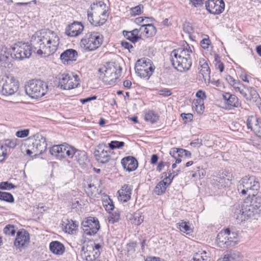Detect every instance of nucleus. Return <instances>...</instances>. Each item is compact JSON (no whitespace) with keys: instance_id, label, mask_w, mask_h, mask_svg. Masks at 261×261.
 Masks as SVG:
<instances>
[{"instance_id":"obj_25","label":"nucleus","mask_w":261,"mask_h":261,"mask_svg":"<svg viewBox=\"0 0 261 261\" xmlns=\"http://www.w3.org/2000/svg\"><path fill=\"white\" fill-rule=\"evenodd\" d=\"M62 226L64 231L68 233H73L77 226L75 222L68 219L62 220Z\"/></svg>"},{"instance_id":"obj_54","label":"nucleus","mask_w":261,"mask_h":261,"mask_svg":"<svg viewBox=\"0 0 261 261\" xmlns=\"http://www.w3.org/2000/svg\"><path fill=\"white\" fill-rule=\"evenodd\" d=\"M204 108V103L201 100L199 101L198 105H195L196 111L199 114H201L203 113Z\"/></svg>"},{"instance_id":"obj_19","label":"nucleus","mask_w":261,"mask_h":261,"mask_svg":"<svg viewBox=\"0 0 261 261\" xmlns=\"http://www.w3.org/2000/svg\"><path fill=\"white\" fill-rule=\"evenodd\" d=\"M84 28L81 22L74 21L66 27L65 34L69 37H76L82 33Z\"/></svg>"},{"instance_id":"obj_53","label":"nucleus","mask_w":261,"mask_h":261,"mask_svg":"<svg viewBox=\"0 0 261 261\" xmlns=\"http://www.w3.org/2000/svg\"><path fill=\"white\" fill-rule=\"evenodd\" d=\"M172 93L171 90L168 89H161L158 91V94L164 97L170 96Z\"/></svg>"},{"instance_id":"obj_58","label":"nucleus","mask_w":261,"mask_h":261,"mask_svg":"<svg viewBox=\"0 0 261 261\" xmlns=\"http://www.w3.org/2000/svg\"><path fill=\"white\" fill-rule=\"evenodd\" d=\"M87 16L88 20L92 25H96V24H98L96 20H94V16L92 12L88 11L87 12Z\"/></svg>"},{"instance_id":"obj_63","label":"nucleus","mask_w":261,"mask_h":261,"mask_svg":"<svg viewBox=\"0 0 261 261\" xmlns=\"http://www.w3.org/2000/svg\"><path fill=\"white\" fill-rule=\"evenodd\" d=\"M181 117L184 120H187L188 121H191L193 119V116L191 113H182L181 114Z\"/></svg>"},{"instance_id":"obj_4","label":"nucleus","mask_w":261,"mask_h":261,"mask_svg":"<svg viewBox=\"0 0 261 261\" xmlns=\"http://www.w3.org/2000/svg\"><path fill=\"white\" fill-rule=\"evenodd\" d=\"M103 37L98 33L89 32L81 40V46L85 50L94 51L101 45Z\"/></svg>"},{"instance_id":"obj_59","label":"nucleus","mask_w":261,"mask_h":261,"mask_svg":"<svg viewBox=\"0 0 261 261\" xmlns=\"http://www.w3.org/2000/svg\"><path fill=\"white\" fill-rule=\"evenodd\" d=\"M140 31L141 32V28H140L139 29H134L133 30L130 31L134 37L135 41H137L140 38V37H139L138 35Z\"/></svg>"},{"instance_id":"obj_61","label":"nucleus","mask_w":261,"mask_h":261,"mask_svg":"<svg viewBox=\"0 0 261 261\" xmlns=\"http://www.w3.org/2000/svg\"><path fill=\"white\" fill-rule=\"evenodd\" d=\"M184 31L188 34H191L193 32V29L189 24H185L183 26Z\"/></svg>"},{"instance_id":"obj_34","label":"nucleus","mask_w":261,"mask_h":261,"mask_svg":"<svg viewBox=\"0 0 261 261\" xmlns=\"http://www.w3.org/2000/svg\"><path fill=\"white\" fill-rule=\"evenodd\" d=\"M154 70L152 69H141V68L139 69H135L136 73L138 76H140L141 78L146 79V80H148L150 78Z\"/></svg>"},{"instance_id":"obj_21","label":"nucleus","mask_w":261,"mask_h":261,"mask_svg":"<svg viewBox=\"0 0 261 261\" xmlns=\"http://www.w3.org/2000/svg\"><path fill=\"white\" fill-rule=\"evenodd\" d=\"M121 163L123 168L128 172L135 170L138 165L137 160L132 156H127L123 158Z\"/></svg>"},{"instance_id":"obj_22","label":"nucleus","mask_w":261,"mask_h":261,"mask_svg":"<svg viewBox=\"0 0 261 261\" xmlns=\"http://www.w3.org/2000/svg\"><path fill=\"white\" fill-rule=\"evenodd\" d=\"M78 57L77 52L73 49H68L62 53L60 59L64 64H69L70 62L75 61Z\"/></svg>"},{"instance_id":"obj_15","label":"nucleus","mask_w":261,"mask_h":261,"mask_svg":"<svg viewBox=\"0 0 261 261\" xmlns=\"http://www.w3.org/2000/svg\"><path fill=\"white\" fill-rule=\"evenodd\" d=\"M13 57L11 49L3 46L1 48V67L10 69L13 67Z\"/></svg>"},{"instance_id":"obj_32","label":"nucleus","mask_w":261,"mask_h":261,"mask_svg":"<svg viewBox=\"0 0 261 261\" xmlns=\"http://www.w3.org/2000/svg\"><path fill=\"white\" fill-rule=\"evenodd\" d=\"M19 140L14 138L12 139H4L3 142V145H1V150L4 149V147L10 149H14L16 146L19 144Z\"/></svg>"},{"instance_id":"obj_5","label":"nucleus","mask_w":261,"mask_h":261,"mask_svg":"<svg viewBox=\"0 0 261 261\" xmlns=\"http://www.w3.org/2000/svg\"><path fill=\"white\" fill-rule=\"evenodd\" d=\"M240 182L238 190H241L242 194H247L249 196L256 193L260 187L258 181L253 176H246L242 178Z\"/></svg>"},{"instance_id":"obj_12","label":"nucleus","mask_w":261,"mask_h":261,"mask_svg":"<svg viewBox=\"0 0 261 261\" xmlns=\"http://www.w3.org/2000/svg\"><path fill=\"white\" fill-rule=\"evenodd\" d=\"M30 234L24 229L19 230L14 242V246L19 249L26 248L30 243Z\"/></svg>"},{"instance_id":"obj_36","label":"nucleus","mask_w":261,"mask_h":261,"mask_svg":"<svg viewBox=\"0 0 261 261\" xmlns=\"http://www.w3.org/2000/svg\"><path fill=\"white\" fill-rule=\"evenodd\" d=\"M62 144L54 145L50 148L49 152L51 155L61 159L64 156V154H62Z\"/></svg>"},{"instance_id":"obj_6","label":"nucleus","mask_w":261,"mask_h":261,"mask_svg":"<svg viewBox=\"0 0 261 261\" xmlns=\"http://www.w3.org/2000/svg\"><path fill=\"white\" fill-rule=\"evenodd\" d=\"M99 72L103 82L109 85H113L115 83L119 76V72L117 73L115 66L111 63H107L100 68Z\"/></svg>"},{"instance_id":"obj_29","label":"nucleus","mask_w":261,"mask_h":261,"mask_svg":"<svg viewBox=\"0 0 261 261\" xmlns=\"http://www.w3.org/2000/svg\"><path fill=\"white\" fill-rule=\"evenodd\" d=\"M154 70V67L150 63V60L147 58L138 60L135 65V69L140 68Z\"/></svg>"},{"instance_id":"obj_27","label":"nucleus","mask_w":261,"mask_h":261,"mask_svg":"<svg viewBox=\"0 0 261 261\" xmlns=\"http://www.w3.org/2000/svg\"><path fill=\"white\" fill-rule=\"evenodd\" d=\"M72 159L76 161L80 165H84L87 160L86 152L74 148Z\"/></svg>"},{"instance_id":"obj_45","label":"nucleus","mask_w":261,"mask_h":261,"mask_svg":"<svg viewBox=\"0 0 261 261\" xmlns=\"http://www.w3.org/2000/svg\"><path fill=\"white\" fill-rule=\"evenodd\" d=\"M201 67V69L200 70V72L203 75V77H204L206 75L210 76L211 71L208 64L206 62H204Z\"/></svg>"},{"instance_id":"obj_24","label":"nucleus","mask_w":261,"mask_h":261,"mask_svg":"<svg viewBox=\"0 0 261 261\" xmlns=\"http://www.w3.org/2000/svg\"><path fill=\"white\" fill-rule=\"evenodd\" d=\"M101 246L99 244L94 243V246L92 247V250L85 252V258L86 261H94L100 255V249Z\"/></svg>"},{"instance_id":"obj_60","label":"nucleus","mask_w":261,"mask_h":261,"mask_svg":"<svg viewBox=\"0 0 261 261\" xmlns=\"http://www.w3.org/2000/svg\"><path fill=\"white\" fill-rule=\"evenodd\" d=\"M136 247V243L135 242H130L127 244V250L128 252H134Z\"/></svg>"},{"instance_id":"obj_35","label":"nucleus","mask_w":261,"mask_h":261,"mask_svg":"<svg viewBox=\"0 0 261 261\" xmlns=\"http://www.w3.org/2000/svg\"><path fill=\"white\" fill-rule=\"evenodd\" d=\"M153 19L152 17H139L135 19V22L140 25V28L146 27L145 24H150L153 21Z\"/></svg>"},{"instance_id":"obj_7","label":"nucleus","mask_w":261,"mask_h":261,"mask_svg":"<svg viewBox=\"0 0 261 261\" xmlns=\"http://www.w3.org/2000/svg\"><path fill=\"white\" fill-rule=\"evenodd\" d=\"M3 82L1 92L4 95H11L16 92L19 87V82L10 74H5L2 77Z\"/></svg>"},{"instance_id":"obj_11","label":"nucleus","mask_w":261,"mask_h":261,"mask_svg":"<svg viewBox=\"0 0 261 261\" xmlns=\"http://www.w3.org/2000/svg\"><path fill=\"white\" fill-rule=\"evenodd\" d=\"M236 234L231 232L229 229H226L223 231L219 232L217 237V241L220 246L228 247L236 244V241L233 238H236Z\"/></svg>"},{"instance_id":"obj_14","label":"nucleus","mask_w":261,"mask_h":261,"mask_svg":"<svg viewBox=\"0 0 261 261\" xmlns=\"http://www.w3.org/2000/svg\"><path fill=\"white\" fill-rule=\"evenodd\" d=\"M247 128L261 138V119L255 116H249L246 121Z\"/></svg>"},{"instance_id":"obj_16","label":"nucleus","mask_w":261,"mask_h":261,"mask_svg":"<svg viewBox=\"0 0 261 261\" xmlns=\"http://www.w3.org/2000/svg\"><path fill=\"white\" fill-rule=\"evenodd\" d=\"M222 96L227 109L230 110L241 107V102L235 95L225 92Z\"/></svg>"},{"instance_id":"obj_1","label":"nucleus","mask_w":261,"mask_h":261,"mask_svg":"<svg viewBox=\"0 0 261 261\" xmlns=\"http://www.w3.org/2000/svg\"><path fill=\"white\" fill-rule=\"evenodd\" d=\"M60 39L57 34L50 30L36 32L31 37L30 46L28 43L18 42L10 48L16 59L22 60L30 57L32 50L42 57H48L57 49Z\"/></svg>"},{"instance_id":"obj_50","label":"nucleus","mask_w":261,"mask_h":261,"mask_svg":"<svg viewBox=\"0 0 261 261\" xmlns=\"http://www.w3.org/2000/svg\"><path fill=\"white\" fill-rule=\"evenodd\" d=\"M144 220V216L141 215H135L134 217L133 223L136 225H140Z\"/></svg>"},{"instance_id":"obj_17","label":"nucleus","mask_w":261,"mask_h":261,"mask_svg":"<svg viewBox=\"0 0 261 261\" xmlns=\"http://www.w3.org/2000/svg\"><path fill=\"white\" fill-rule=\"evenodd\" d=\"M170 61L173 66L180 72L189 70L192 65L191 58H182L179 60L177 58L171 60Z\"/></svg>"},{"instance_id":"obj_3","label":"nucleus","mask_w":261,"mask_h":261,"mask_svg":"<svg viewBox=\"0 0 261 261\" xmlns=\"http://www.w3.org/2000/svg\"><path fill=\"white\" fill-rule=\"evenodd\" d=\"M24 90L26 94L31 98L38 99L47 93L48 86L43 81L33 79L26 83Z\"/></svg>"},{"instance_id":"obj_62","label":"nucleus","mask_w":261,"mask_h":261,"mask_svg":"<svg viewBox=\"0 0 261 261\" xmlns=\"http://www.w3.org/2000/svg\"><path fill=\"white\" fill-rule=\"evenodd\" d=\"M121 44L122 47H123L125 49H127L129 51L131 48H133V46L132 44H130L129 42L125 41H122Z\"/></svg>"},{"instance_id":"obj_43","label":"nucleus","mask_w":261,"mask_h":261,"mask_svg":"<svg viewBox=\"0 0 261 261\" xmlns=\"http://www.w3.org/2000/svg\"><path fill=\"white\" fill-rule=\"evenodd\" d=\"M124 145V142L122 141H112L108 144V148L111 149L121 148Z\"/></svg>"},{"instance_id":"obj_41","label":"nucleus","mask_w":261,"mask_h":261,"mask_svg":"<svg viewBox=\"0 0 261 261\" xmlns=\"http://www.w3.org/2000/svg\"><path fill=\"white\" fill-rule=\"evenodd\" d=\"M237 254L231 251H227L224 254L223 257L219 258L217 261H232L236 259ZM239 256V255H237Z\"/></svg>"},{"instance_id":"obj_2","label":"nucleus","mask_w":261,"mask_h":261,"mask_svg":"<svg viewBox=\"0 0 261 261\" xmlns=\"http://www.w3.org/2000/svg\"><path fill=\"white\" fill-rule=\"evenodd\" d=\"M245 200L241 209L236 210L234 216L237 220L242 222L246 219L253 218L257 219L261 214V197L256 196L255 194L251 195Z\"/></svg>"},{"instance_id":"obj_48","label":"nucleus","mask_w":261,"mask_h":261,"mask_svg":"<svg viewBox=\"0 0 261 261\" xmlns=\"http://www.w3.org/2000/svg\"><path fill=\"white\" fill-rule=\"evenodd\" d=\"M16 188V186L9 181L1 182V190H10Z\"/></svg>"},{"instance_id":"obj_51","label":"nucleus","mask_w":261,"mask_h":261,"mask_svg":"<svg viewBox=\"0 0 261 261\" xmlns=\"http://www.w3.org/2000/svg\"><path fill=\"white\" fill-rule=\"evenodd\" d=\"M29 129H25L21 130H18L16 132L15 135L18 138H24L29 136Z\"/></svg>"},{"instance_id":"obj_44","label":"nucleus","mask_w":261,"mask_h":261,"mask_svg":"<svg viewBox=\"0 0 261 261\" xmlns=\"http://www.w3.org/2000/svg\"><path fill=\"white\" fill-rule=\"evenodd\" d=\"M143 6L142 5H138L135 7L130 9V14L132 16L140 15L143 12Z\"/></svg>"},{"instance_id":"obj_64","label":"nucleus","mask_w":261,"mask_h":261,"mask_svg":"<svg viewBox=\"0 0 261 261\" xmlns=\"http://www.w3.org/2000/svg\"><path fill=\"white\" fill-rule=\"evenodd\" d=\"M178 148H173L170 150V154L174 159L178 157Z\"/></svg>"},{"instance_id":"obj_38","label":"nucleus","mask_w":261,"mask_h":261,"mask_svg":"<svg viewBox=\"0 0 261 261\" xmlns=\"http://www.w3.org/2000/svg\"><path fill=\"white\" fill-rule=\"evenodd\" d=\"M159 115L153 111H149L146 113L145 120L151 123H155L159 120Z\"/></svg>"},{"instance_id":"obj_56","label":"nucleus","mask_w":261,"mask_h":261,"mask_svg":"<svg viewBox=\"0 0 261 261\" xmlns=\"http://www.w3.org/2000/svg\"><path fill=\"white\" fill-rule=\"evenodd\" d=\"M193 259L194 261H207V258H204L202 253H196L193 256Z\"/></svg>"},{"instance_id":"obj_9","label":"nucleus","mask_w":261,"mask_h":261,"mask_svg":"<svg viewBox=\"0 0 261 261\" xmlns=\"http://www.w3.org/2000/svg\"><path fill=\"white\" fill-rule=\"evenodd\" d=\"M81 227L85 235L91 236L97 232L100 228V225L97 218L89 217L82 222Z\"/></svg>"},{"instance_id":"obj_26","label":"nucleus","mask_w":261,"mask_h":261,"mask_svg":"<svg viewBox=\"0 0 261 261\" xmlns=\"http://www.w3.org/2000/svg\"><path fill=\"white\" fill-rule=\"evenodd\" d=\"M246 100L250 102L255 103L256 105L260 103L261 99L254 88H249V91L247 93Z\"/></svg>"},{"instance_id":"obj_42","label":"nucleus","mask_w":261,"mask_h":261,"mask_svg":"<svg viewBox=\"0 0 261 261\" xmlns=\"http://www.w3.org/2000/svg\"><path fill=\"white\" fill-rule=\"evenodd\" d=\"M2 200L9 203H13L14 202V198L11 193L1 192V201Z\"/></svg>"},{"instance_id":"obj_57","label":"nucleus","mask_w":261,"mask_h":261,"mask_svg":"<svg viewBox=\"0 0 261 261\" xmlns=\"http://www.w3.org/2000/svg\"><path fill=\"white\" fill-rule=\"evenodd\" d=\"M123 35L127 39L130 40L131 42L133 43L136 42L135 41L134 37L130 31H123Z\"/></svg>"},{"instance_id":"obj_39","label":"nucleus","mask_w":261,"mask_h":261,"mask_svg":"<svg viewBox=\"0 0 261 261\" xmlns=\"http://www.w3.org/2000/svg\"><path fill=\"white\" fill-rule=\"evenodd\" d=\"M214 184L217 185L218 188L225 187L229 182V179L224 177L223 176L221 177H217L214 179Z\"/></svg>"},{"instance_id":"obj_37","label":"nucleus","mask_w":261,"mask_h":261,"mask_svg":"<svg viewBox=\"0 0 261 261\" xmlns=\"http://www.w3.org/2000/svg\"><path fill=\"white\" fill-rule=\"evenodd\" d=\"M107 11L105 10L101 12L99 16L95 15L94 17V20H96L98 24L94 25V26H100L103 25L107 21Z\"/></svg>"},{"instance_id":"obj_20","label":"nucleus","mask_w":261,"mask_h":261,"mask_svg":"<svg viewBox=\"0 0 261 261\" xmlns=\"http://www.w3.org/2000/svg\"><path fill=\"white\" fill-rule=\"evenodd\" d=\"M163 174L164 175L165 178L160 181L155 188V192L159 195L163 194L172 182L171 173L167 175V172H164Z\"/></svg>"},{"instance_id":"obj_55","label":"nucleus","mask_w":261,"mask_h":261,"mask_svg":"<svg viewBox=\"0 0 261 261\" xmlns=\"http://www.w3.org/2000/svg\"><path fill=\"white\" fill-rule=\"evenodd\" d=\"M211 43V41L208 38H204L201 42V46L203 49H207Z\"/></svg>"},{"instance_id":"obj_47","label":"nucleus","mask_w":261,"mask_h":261,"mask_svg":"<svg viewBox=\"0 0 261 261\" xmlns=\"http://www.w3.org/2000/svg\"><path fill=\"white\" fill-rule=\"evenodd\" d=\"M215 68L219 69L221 72L224 71V65L222 62H221L220 57L218 55L215 56Z\"/></svg>"},{"instance_id":"obj_49","label":"nucleus","mask_w":261,"mask_h":261,"mask_svg":"<svg viewBox=\"0 0 261 261\" xmlns=\"http://www.w3.org/2000/svg\"><path fill=\"white\" fill-rule=\"evenodd\" d=\"M96 189V187L94 184H89L88 187L86 188L85 191L89 196H91L95 192Z\"/></svg>"},{"instance_id":"obj_33","label":"nucleus","mask_w":261,"mask_h":261,"mask_svg":"<svg viewBox=\"0 0 261 261\" xmlns=\"http://www.w3.org/2000/svg\"><path fill=\"white\" fill-rule=\"evenodd\" d=\"M62 154H64L63 158L68 157L70 159H73V154L74 150V147L67 144H62Z\"/></svg>"},{"instance_id":"obj_40","label":"nucleus","mask_w":261,"mask_h":261,"mask_svg":"<svg viewBox=\"0 0 261 261\" xmlns=\"http://www.w3.org/2000/svg\"><path fill=\"white\" fill-rule=\"evenodd\" d=\"M102 205L106 210L109 212L113 210L114 208V205L113 203L112 200L108 196H106L105 198L103 199Z\"/></svg>"},{"instance_id":"obj_52","label":"nucleus","mask_w":261,"mask_h":261,"mask_svg":"<svg viewBox=\"0 0 261 261\" xmlns=\"http://www.w3.org/2000/svg\"><path fill=\"white\" fill-rule=\"evenodd\" d=\"M178 228L180 230L184 232H188L191 230L190 227L188 225V223L186 222H182L178 224Z\"/></svg>"},{"instance_id":"obj_18","label":"nucleus","mask_w":261,"mask_h":261,"mask_svg":"<svg viewBox=\"0 0 261 261\" xmlns=\"http://www.w3.org/2000/svg\"><path fill=\"white\" fill-rule=\"evenodd\" d=\"M191 53H192L191 47L187 44V46L184 48H178L174 49L171 53L170 60L177 58L178 60L182 58H191L190 54Z\"/></svg>"},{"instance_id":"obj_31","label":"nucleus","mask_w":261,"mask_h":261,"mask_svg":"<svg viewBox=\"0 0 261 261\" xmlns=\"http://www.w3.org/2000/svg\"><path fill=\"white\" fill-rule=\"evenodd\" d=\"M146 25L144 28H141V33H143L147 37H151L154 35L156 33V28L151 23L145 24Z\"/></svg>"},{"instance_id":"obj_28","label":"nucleus","mask_w":261,"mask_h":261,"mask_svg":"<svg viewBox=\"0 0 261 261\" xmlns=\"http://www.w3.org/2000/svg\"><path fill=\"white\" fill-rule=\"evenodd\" d=\"M49 248L54 254L62 255L65 250L64 245L58 241H53L50 243Z\"/></svg>"},{"instance_id":"obj_30","label":"nucleus","mask_w":261,"mask_h":261,"mask_svg":"<svg viewBox=\"0 0 261 261\" xmlns=\"http://www.w3.org/2000/svg\"><path fill=\"white\" fill-rule=\"evenodd\" d=\"M34 144L36 146L37 150L39 153H43L47 148V143L46 138L41 136V138L38 140H36Z\"/></svg>"},{"instance_id":"obj_10","label":"nucleus","mask_w":261,"mask_h":261,"mask_svg":"<svg viewBox=\"0 0 261 261\" xmlns=\"http://www.w3.org/2000/svg\"><path fill=\"white\" fill-rule=\"evenodd\" d=\"M79 84V79L77 75L72 73L62 74L60 78L59 86L64 90H70L76 87Z\"/></svg>"},{"instance_id":"obj_23","label":"nucleus","mask_w":261,"mask_h":261,"mask_svg":"<svg viewBox=\"0 0 261 261\" xmlns=\"http://www.w3.org/2000/svg\"><path fill=\"white\" fill-rule=\"evenodd\" d=\"M132 186L128 185H124L121 189L117 192L118 199L121 201L126 202L131 197Z\"/></svg>"},{"instance_id":"obj_8","label":"nucleus","mask_w":261,"mask_h":261,"mask_svg":"<svg viewBox=\"0 0 261 261\" xmlns=\"http://www.w3.org/2000/svg\"><path fill=\"white\" fill-rule=\"evenodd\" d=\"M112 152L106 144L100 143L95 147L94 154L98 163L106 164L111 160Z\"/></svg>"},{"instance_id":"obj_46","label":"nucleus","mask_w":261,"mask_h":261,"mask_svg":"<svg viewBox=\"0 0 261 261\" xmlns=\"http://www.w3.org/2000/svg\"><path fill=\"white\" fill-rule=\"evenodd\" d=\"M4 233L6 235L13 236H14L16 231L14 228V225L8 224L4 228Z\"/></svg>"},{"instance_id":"obj_13","label":"nucleus","mask_w":261,"mask_h":261,"mask_svg":"<svg viewBox=\"0 0 261 261\" xmlns=\"http://www.w3.org/2000/svg\"><path fill=\"white\" fill-rule=\"evenodd\" d=\"M205 7L209 13L217 15L224 11L225 4L222 0H208L205 3Z\"/></svg>"}]
</instances>
